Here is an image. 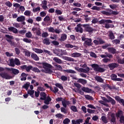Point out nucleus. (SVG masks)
I'll list each match as a JSON object with an SVG mask.
<instances>
[{"label": "nucleus", "instance_id": "nucleus-1", "mask_svg": "<svg viewBox=\"0 0 124 124\" xmlns=\"http://www.w3.org/2000/svg\"><path fill=\"white\" fill-rule=\"evenodd\" d=\"M37 64H42V65H43V68L45 69V70H46V73L47 74H52V73H53V70L51 68H53V67L50 64L44 62H38Z\"/></svg>", "mask_w": 124, "mask_h": 124}, {"label": "nucleus", "instance_id": "nucleus-2", "mask_svg": "<svg viewBox=\"0 0 124 124\" xmlns=\"http://www.w3.org/2000/svg\"><path fill=\"white\" fill-rule=\"evenodd\" d=\"M40 96H41L40 100H44V103L46 105H49V104H50V102L52 101L51 97L50 96H47V94L45 92H41L40 93Z\"/></svg>", "mask_w": 124, "mask_h": 124}, {"label": "nucleus", "instance_id": "nucleus-3", "mask_svg": "<svg viewBox=\"0 0 124 124\" xmlns=\"http://www.w3.org/2000/svg\"><path fill=\"white\" fill-rule=\"evenodd\" d=\"M112 23H113V21L110 19L105 20V19H102V20L99 21V24H100V25L102 24L103 25H105V28H106V29L114 28L113 24H112Z\"/></svg>", "mask_w": 124, "mask_h": 124}, {"label": "nucleus", "instance_id": "nucleus-4", "mask_svg": "<svg viewBox=\"0 0 124 124\" xmlns=\"http://www.w3.org/2000/svg\"><path fill=\"white\" fill-rule=\"evenodd\" d=\"M116 116L117 119H119V122L121 124L124 123V111L122 110H118L116 113Z\"/></svg>", "mask_w": 124, "mask_h": 124}, {"label": "nucleus", "instance_id": "nucleus-5", "mask_svg": "<svg viewBox=\"0 0 124 124\" xmlns=\"http://www.w3.org/2000/svg\"><path fill=\"white\" fill-rule=\"evenodd\" d=\"M91 66L94 71H97V72H99V73H102L105 72V69L99 66V65L97 64H92Z\"/></svg>", "mask_w": 124, "mask_h": 124}, {"label": "nucleus", "instance_id": "nucleus-6", "mask_svg": "<svg viewBox=\"0 0 124 124\" xmlns=\"http://www.w3.org/2000/svg\"><path fill=\"white\" fill-rule=\"evenodd\" d=\"M81 40L82 41H84V46H92L93 44L92 43V39L86 38V36H81Z\"/></svg>", "mask_w": 124, "mask_h": 124}, {"label": "nucleus", "instance_id": "nucleus-7", "mask_svg": "<svg viewBox=\"0 0 124 124\" xmlns=\"http://www.w3.org/2000/svg\"><path fill=\"white\" fill-rule=\"evenodd\" d=\"M82 27L84 28V31L86 32L92 33L94 31V29L91 27V25L89 24H83Z\"/></svg>", "mask_w": 124, "mask_h": 124}, {"label": "nucleus", "instance_id": "nucleus-8", "mask_svg": "<svg viewBox=\"0 0 124 124\" xmlns=\"http://www.w3.org/2000/svg\"><path fill=\"white\" fill-rule=\"evenodd\" d=\"M75 69L78 71V72H83L84 73H88L90 71V67H87L85 69L82 68H79V67H75Z\"/></svg>", "mask_w": 124, "mask_h": 124}, {"label": "nucleus", "instance_id": "nucleus-9", "mask_svg": "<svg viewBox=\"0 0 124 124\" xmlns=\"http://www.w3.org/2000/svg\"><path fill=\"white\" fill-rule=\"evenodd\" d=\"M0 76L3 79H6V80H9L13 78L12 76H10L9 75H8L7 73H6V72L0 73Z\"/></svg>", "mask_w": 124, "mask_h": 124}, {"label": "nucleus", "instance_id": "nucleus-10", "mask_svg": "<svg viewBox=\"0 0 124 124\" xmlns=\"http://www.w3.org/2000/svg\"><path fill=\"white\" fill-rule=\"evenodd\" d=\"M6 70L11 71V74H14V75H17L20 73L19 70L13 68H6Z\"/></svg>", "mask_w": 124, "mask_h": 124}, {"label": "nucleus", "instance_id": "nucleus-11", "mask_svg": "<svg viewBox=\"0 0 124 124\" xmlns=\"http://www.w3.org/2000/svg\"><path fill=\"white\" fill-rule=\"evenodd\" d=\"M83 24H78L77 25V27L75 28V30L77 32H79L80 33H83L84 30L82 28Z\"/></svg>", "mask_w": 124, "mask_h": 124}, {"label": "nucleus", "instance_id": "nucleus-12", "mask_svg": "<svg viewBox=\"0 0 124 124\" xmlns=\"http://www.w3.org/2000/svg\"><path fill=\"white\" fill-rule=\"evenodd\" d=\"M17 22H21V25H23L25 26L26 25V17L24 16H18L16 19Z\"/></svg>", "mask_w": 124, "mask_h": 124}, {"label": "nucleus", "instance_id": "nucleus-13", "mask_svg": "<svg viewBox=\"0 0 124 124\" xmlns=\"http://www.w3.org/2000/svg\"><path fill=\"white\" fill-rule=\"evenodd\" d=\"M108 66L109 67L110 70H113L117 67H119V64L117 63H111L108 65Z\"/></svg>", "mask_w": 124, "mask_h": 124}, {"label": "nucleus", "instance_id": "nucleus-14", "mask_svg": "<svg viewBox=\"0 0 124 124\" xmlns=\"http://www.w3.org/2000/svg\"><path fill=\"white\" fill-rule=\"evenodd\" d=\"M66 39H67V35L65 33H63L61 34L60 38L59 39V41L61 42H64Z\"/></svg>", "mask_w": 124, "mask_h": 124}, {"label": "nucleus", "instance_id": "nucleus-15", "mask_svg": "<svg viewBox=\"0 0 124 124\" xmlns=\"http://www.w3.org/2000/svg\"><path fill=\"white\" fill-rule=\"evenodd\" d=\"M62 105L64 108H66L67 107V105H69L70 104V102L69 101L65 100V99H63L62 102Z\"/></svg>", "mask_w": 124, "mask_h": 124}, {"label": "nucleus", "instance_id": "nucleus-16", "mask_svg": "<svg viewBox=\"0 0 124 124\" xmlns=\"http://www.w3.org/2000/svg\"><path fill=\"white\" fill-rule=\"evenodd\" d=\"M9 31L13 32V33H17L18 32V29L13 27H10L8 28Z\"/></svg>", "mask_w": 124, "mask_h": 124}, {"label": "nucleus", "instance_id": "nucleus-17", "mask_svg": "<svg viewBox=\"0 0 124 124\" xmlns=\"http://www.w3.org/2000/svg\"><path fill=\"white\" fill-rule=\"evenodd\" d=\"M81 90L82 91H83V92H84V93H92V89L88 88V87H85L84 86H83L81 88Z\"/></svg>", "mask_w": 124, "mask_h": 124}, {"label": "nucleus", "instance_id": "nucleus-18", "mask_svg": "<svg viewBox=\"0 0 124 124\" xmlns=\"http://www.w3.org/2000/svg\"><path fill=\"white\" fill-rule=\"evenodd\" d=\"M110 123L112 124H115L116 123V116L115 115V113H112L110 115Z\"/></svg>", "mask_w": 124, "mask_h": 124}, {"label": "nucleus", "instance_id": "nucleus-19", "mask_svg": "<svg viewBox=\"0 0 124 124\" xmlns=\"http://www.w3.org/2000/svg\"><path fill=\"white\" fill-rule=\"evenodd\" d=\"M31 58L32 60H34V61H36L37 62L39 61V57L35 53H31Z\"/></svg>", "mask_w": 124, "mask_h": 124}, {"label": "nucleus", "instance_id": "nucleus-20", "mask_svg": "<svg viewBox=\"0 0 124 124\" xmlns=\"http://www.w3.org/2000/svg\"><path fill=\"white\" fill-rule=\"evenodd\" d=\"M43 43L45 45H50L51 44V42H50V39L48 38H45L43 40Z\"/></svg>", "mask_w": 124, "mask_h": 124}, {"label": "nucleus", "instance_id": "nucleus-21", "mask_svg": "<svg viewBox=\"0 0 124 124\" xmlns=\"http://www.w3.org/2000/svg\"><path fill=\"white\" fill-rule=\"evenodd\" d=\"M63 72H65L66 73H70L71 74H76V72L72 69H67V70H63Z\"/></svg>", "mask_w": 124, "mask_h": 124}, {"label": "nucleus", "instance_id": "nucleus-22", "mask_svg": "<svg viewBox=\"0 0 124 124\" xmlns=\"http://www.w3.org/2000/svg\"><path fill=\"white\" fill-rule=\"evenodd\" d=\"M21 78L20 79L21 81H26L27 80V77H28V74L25 73H22L21 74Z\"/></svg>", "mask_w": 124, "mask_h": 124}, {"label": "nucleus", "instance_id": "nucleus-23", "mask_svg": "<svg viewBox=\"0 0 124 124\" xmlns=\"http://www.w3.org/2000/svg\"><path fill=\"white\" fill-rule=\"evenodd\" d=\"M81 53L78 52H74L71 54L72 58H79L81 56Z\"/></svg>", "mask_w": 124, "mask_h": 124}, {"label": "nucleus", "instance_id": "nucleus-24", "mask_svg": "<svg viewBox=\"0 0 124 124\" xmlns=\"http://www.w3.org/2000/svg\"><path fill=\"white\" fill-rule=\"evenodd\" d=\"M27 93H28V94H29L30 95V96H31V97H32V98H34V95H33V94H34V90H29L27 92Z\"/></svg>", "mask_w": 124, "mask_h": 124}, {"label": "nucleus", "instance_id": "nucleus-25", "mask_svg": "<svg viewBox=\"0 0 124 124\" xmlns=\"http://www.w3.org/2000/svg\"><path fill=\"white\" fill-rule=\"evenodd\" d=\"M32 50L35 52V53H37V54H42L43 53V50L39 48H33Z\"/></svg>", "mask_w": 124, "mask_h": 124}, {"label": "nucleus", "instance_id": "nucleus-26", "mask_svg": "<svg viewBox=\"0 0 124 124\" xmlns=\"http://www.w3.org/2000/svg\"><path fill=\"white\" fill-rule=\"evenodd\" d=\"M108 50L109 53L111 54H116V49L113 47H108Z\"/></svg>", "mask_w": 124, "mask_h": 124}, {"label": "nucleus", "instance_id": "nucleus-27", "mask_svg": "<svg viewBox=\"0 0 124 124\" xmlns=\"http://www.w3.org/2000/svg\"><path fill=\"white\" fill-rule=\"evenodd\" d=\"M95 79L96 81H97V82H99V83H103V82H104V80H103V78H102L100 76H96Z\"/></svg>", "mask_w": 124, "mask_h": 124}, {"label": "nucleus", "instance_id": "nucleus-28", "mask_svg": "<svg viewBox=\"0 0 124 124\" xmlns=\"http://www.w3.org/2000/svg\"><path fill=\"white\" fill-rule=\"evenodd\" d=\"M10 66H12V67H15V60L14 59L12 58L10 60Z\"/></svg>", "mask_w": 124, "mask_h": 124}, {"label": "nucleus", "instance_id": "nucleus-29", "mask_svg": "<svg viewBox=\"0 0 124 124\" xmlns=\"http://www.w3.org/2000/svg\"><path fill=\"white\" fill-rule=\"evenodd\" d=\"M31 85V83L27 82L26 84H25L22 88L23 89H25L26 91H28L29 90V88H30V86Z\"/></svg>", "mask_w": 124, "mask_h": 124}, {"label": "nucleus", "instance_id": "nucleus-30", "mask_svg": "<svg viewBox=\"0 0 124 124\" xmlns=\"http://www.w3.org/2000/svg\"><path fill=\"white\" fill-rule=\"evenodd\" d=\"M53 61H54L55 62L59 63L60 64H61V63H62V60L59 59V58L58 57H54L53 58Z\"/></svg>", "mask_w": 124, "mask_h": 124}, {"label": "nucleus", "instance_id": "nucleus-31", "mask_svg": "<svg viewBox=\"0 0 124 124\" xmlns=\"http://www.w3.org/2000/svg\"><path fill=\"white\" fill-rule=\"evenodd\" d=\"M64 60H65V61H67L68 62H75L74 59L67 56H64Z\"/></svg>", "mask_w": 124, "mask_h": 124}, {"label": "nucleus", "instance_id": "nucleus-32", "mask_svg": "<svg viewBox=\"0 0 124 124\" xmlns=\"http://www.w3.org/2000/svg\"><path fill=\"white\" fill-rule=\"evenodd\" d=\"M78 82V83H81V84H82V85H86V84H87V80L82 78H79Z\"/></svg>", "mask_w": 124, "mask_h": 124}, {"label": "nucleus", "instance_id": "nucleus-33", "mask_svg": "<svg viewBox=\"0 0 124 124\" xmlns=\"http://www.w3.org/2000/svg\"><path fill=\"white\" fill-rule=\"evenodd\" d=\"M101 120L104 124H107L108 123V120L105 116H103L101 117Z\"/></svg>", "mask_w": 124, "mask_h": 124}, {"label": "nucleus", "instance_id": "nucleus-34", "mask_svg": "<svg viewBox=\"0 0 124 124\" xmlns=\"http://www.w3.org/2000/svg\"><path fill=\"white\" fill-rule=\"evenodd\" d=\"M111 102V104L112 105H114V104H116V101L114 100V99L112 98V97L109 96L108 97V103Z\"/></svg>", "mask_w": 124, "mask_h": 124}, {"label": "nucleus", "instance_id": "nucleus-35", "mask_svg": "<svg viewBox=\"0 0 124 124\" xmlns=\"http://www.w3.org/2000/svg\"><path fill=\"white\" fill-rule=\"evenodd\" d=\"M15 65H21V62H20V60L18 59L17 58L15 59Z\"/></svg>", "mask_w": 124, "mask_h": 124}, {"label": "nucleus", "instance_id": "nucleus-36", "mask_svg": "<svg viewBox=\"0 0 124 124\" xmlns=\"http://www.w3.org/2000/svg\"><path fill=\"white\" fill-rule=\"evenodd\" d=\"M31 11L30 10H26L24 12V15L25 16H27V17L31 16Z\"/></svg>", "mask_w": 124, "mask_h": 124}, {"label": "nucleus", "instance_id": "nucleus-37", "mask_svg": "<svg viewBox=\"0 0 124 124\" xmlns=\"http://www.w3.org/2000/svg\"><path fill=\"white\" fill-rule=\"evenodd\" d=\"M109 37L110 39L113 40V39H115V35H114V33L112 31H110L109 33Z\"/></svg>", "mask_w": 124, "mask_h": 124}, {"label": "nucleus", "instance_id": "nucleus-38", "mask_svg": "<svg viewBox=\"0 0 124 124\" xmlns=\"http://www.w3.org/2000/svg\"><path fill=\"white\" fill-rule=\"evenodd\" d=\"M70 109L71 110H72V111H73V112H78V110L77 109V107H76V106H71L70 107Z\"/></svg>", "mask_w": 124, "mask_h": 124}, {"label": "nucleus", "instance_id": "nucleus-39", "mask_svg": "<svg viewBox=\"0 0 124 124\" xmlns=\"http://www.w3.org/2000/svg\"><path fill=\"white\" fill-rule=\"evenodd\" d=\"M109 11L110 15H111V14H112V15H118V14H119V12L113 11L111 9L109 10Z\"/></svg>", "mask_w": 124, "mask_h": 124}, {"label": "nucleus", "instance_id": "nucleus-40", "mask_svg": "<svg viewBox=\"0 0 124 124\" xmlns=\"http://www.w3.org/2000/svg\"><path fill=\"white\" fill-rule=\"evenodd\" d=\"M32 71L34 72H36L37 73H40L41 71L37 67H32Z\"/></svg>", "mask_w": 124, "mask_h": 124}, {"label": "nucleus", "instance_id": "nucleus-41", "mask_svg": "<svg viewBox=\"0 0 124 124\" xmlns=\"http://www.w3.org/2000/svg\"><path fill=\"white\" fill-rule=\"evenodd\" d=\"M54 66H55L56 69L59 71H62V66H61V65L55 64L54 65Z\"/></svg>", "mask_w": 124, "mask_h": 124}, {"label": "nucleus", "instance_id": "nucleus-42", "mask_svg": "<svg viewBox=\"0 0 124 124\" xmlns=\"http://www.w3.org/2000/svg\"><path fill=\"white\" fill-rule=\"evenodd\" d=\"M26 36L28 38H31L32 37V34L31 31H28L27 33H26Z\"/></svg>", "mask_w": 124, "mask_h": 124}, {"label": "nucleus", "instance_id": "nucleus-43", "mask_svg": "<svg viewBox=\"0 0 124 124\" xmlns=\"http://www.w3.org/2000/svg\"><path fill=\"white\" fill-rule=\"evenodd\" d=\"M51 43H52V44H53V45L54 46H58L60 45V43L56 40L51 41Z\"/></svg>", "mask_w": 124, "mask_h": 124}, {"label": "nucleus", "instance_id": "nucleus-44", "mask_svg": "<svg viewBox=\"0 0 124 124\" xmlns=\"http://www.w3.org/2000/svg\"><path fill=\"white\" fill-rule=\"evenodd\" d=\"M51 20V18L49 16H46L44 18V22H49Z\"/></svg>", "mask_w": 124, "mask_h": 124}, {"label": "nucleus", "instance_id": "nucleus-45", "mask_svg": "<svg viewBox=\"0 0 124 124\" xmlns=\"http://www.w3.org/2000/svg\"><path fill=\"white\" fill-rule=\"evenodd\" d=\"M64 108V107H61V112L62 113H64V114H67V110H66V108Z\"/></svg>", "mask_w": 124, "mask_h": 124}, {"label": "nucleus", "instance_id": "nucleus-46", "mask_svg": "<svg viewBox=\"0 0 124 124\" xmlns=\"http://www.w3.org/2000/svg\"><path fill=\"white\" fill-rule=\"evenodd\" d=\"M55 86L56 87H57V88L60 89V90H63V87L62 86V84L56 83Z\"/></svg>", "mask_w": 124, "mask_h": 124}, {"label": "nucleus", "instance_id": "nucleus-47", "mask_svg": "<svg viewBox=\"0 0 124 124\" xmlns=\"http://www.w3.org/2000/svg\"><path fill=\"white\" fill-rule=\"evenodd\" d=\"M23 41H24V42H26V43H31V40L27 38H24L23 39Z\"/></svg>", "mask_w": 124, "mask_h": 124}, {"label": "nucleus", "instance_id": "nucleus-48", "mask_svg": "<svg viewBox=\"0 0 124 124\" xmlns=\"http://www.w3.org/2000/svg\"><path fill=\"white\" fill-rule=\"evenodd\" d=\"M117 75L116 74H112L110 75V78L111 79V80H113V81H115L116 79L117 78Z\"/></svg>", "mask_w": 124, "mask_h": 124}, {"label": "nucleus", "instance_id": "nucleus-49", "mask_svg": "<svg viewBox=\"0 0 124 124\" xmlns=\"http://www.w3.org/2000/svg\"><path fill=\"white\" fill-rule=\"evenodd\" d=\"M32 66L31 65H29L28 66H27L26 67V71H27V72H30L31 71V70H32Z\"/></svg>", "mask_w": 124, "mask_h": 124}, {"label": "nucleus", "instance_id": "nucleus-50", "mask_svg": "<svg viewBox=\"0 0 124 124\" xmlns=\"http://www.w3.org/2000/svg\"><path fill=\"white\" fill-rule=\"evenodd\" d=\"M85 97L88 100H93V98L92 96H90L89 95H85Z\"/></svg>", "mask_w": 124, "mask_h": 124}, {"label": "nucleus", "instance_id": "nucleus-51", "mask_svg": "<svg viewBox=\"0 0 124 124\" xmlns=\"http://www.w3.org/2000/svg\"><path fill=\"white\" fill-rule=\"evenodd\" d=\"M58 20H59V21H64L66 20L65 18H64V17H63V16H58Z\"/></svg>", "mask_w": 124, "mask_h": 124}, {"label": "nucleus", "instance_id": "nucleus-52", "mask_svg": "<svg viewBox=\"0 0 124 124\" xmlns=\"http://www.w3.org/2000/svg\"><path fill=\"white\" fill-rule=\"evenodd\" d=\"M18 33H19V34H22V35H24V34H25L26 32H27V30H20L18 31Z\"/></svg>", "mask_w": 124, "mask_h": 124}, {"label": "nucleus", "instance_id": "nucleus-53", "mask_svg": "<svg viewBox=\"0 0 124 124\" xmlns=\"http://www.w3.org/2000/svg\"><path fill=\"white\" fill-rule=\"evenodd\" d=\"M97 40L99 41V45H102V44L105 43V41H103L101 38H97Z\"/></svg>", "mask_w": 124, "mask_h": 124}, {"label": "nucleus", "instance_id": "nucleus-54", "mask_svg": "<svg viewBox=\"0 0 124 124\" xmlns=\"http://www.w3.org/2000/svg\"><path fill=\"white\" fill-rule=\"evenodd\" d=\"M99 103H100V104H102V105H104L105 106H107V107H108L109 105H108V104L106 103L104 101L102 100H99L98 101Z\"/></svg>", "mask_w": 124, "mask_h": 124}, {"label": "nucleus", "instance_id": "nucleus-55", "mask_svg": "<svg viewBox=\"0 0 124 124\" xmlns=\"http://www.w3.org/2000/svg\"><path fill=\"white\" fill-rule=\"evenodd\" d=\"M5 5H6V6H8V7H11L12 6V3H11L10 1H6L5 3Z\"/></svg>", "mask_w": 124, "mask_h": 124}, {"label": "nucleus", "instance_id": "nucleus-56", "mask_svg": "<svg viewBox=\"0 0 124 124\" xmlns=\"http://www.w3.org/2000/svg\"><path fill=\"white\" fill-rule=\"evenodd\" d=\"M113 43H115L116 45H118V44H120L121 41L119 39H115L112 41Z\"/></svg>", "mask_w": 124, "mask_h": 124}, {"label": "nucleus", "instance_id": "nucleus-57", "mask_svg": "<svg viewBox=\"0 0 124 124\" xmlns=\"http://www.w3.org/2000/svg\"><path fill=\"white\" fill-rule=\"evenodd\" d=\"M92 10H97V11H100V8L99 7H97L96 6H93L92 8H91Z\"/></svg>", "mask_w": 124, "mask_h": 124}, {"label": "nucleus", "instance_id": "nucleus-58", "mask_svg": "<svg viewBox=\"0 0 124 124\" xmlns=\"http://www.w3.org/2000/svg\"><path fill=\"white\" fill-rule=\"evenodd\" d=\"M42 37H45V38H46V37L49 36V34L47 32H44L42 33Z\"/></svg>", "mask_w": 124, "mask_h": 124}, {"label": "nucleus", "instance_id": "nucleus-59", "mask_svg": "<svg viewBox=\"0 0 124 124\" xmlns=\"http://www.w3.org/2000/svg\"><path fill=\"white\" fill-rule=\"evenodd\" d=\"M102 61L103 62H104L105 63H107V62H109L111 61V59H108V58H105L103 59L102 60Z\"/></svg>", "mask_w": 124, "mask_h": 124}, {"label": "nucleus", "instance_id": "nucleus-60", "mask_svg": "<svg viewBox=\"0 0 124 124\" xmlns=\"http://www.w3.org/2000/svg\"><path fill=\"white\" fill-rule=\"evenodd\" d=\"M61 79L62 80V81H67V77L65 76H62L61 77Z\"/></svg>", "mask_w": 124, "mask_h": 124}, {"label": "nucleus", "instance_id": "nucleus-61", "mask_svg": "<svg viewBox=\"0 0 124 124\" xmlns=\"http://www.w3.org/2000/svg\"><path fill=\"white\" fill-rule=\"evenodd\" d=\"M65 47L66 48H73V47H74V46L70 44H66L65 45Z\"/></svg>", "mask_w": 124, "mask_h": 124}, {"label": "nucleus", "instance_id": "nucleus-62", "mask_svg": "<svg viewBox=\"0 0 124 124\" xmlns=\"http://www.w3.org/2000/svg\"><path fill=\"white\" fill-rule=\"evenodd\" d=\"M49 32H52L54 33L55 32V29L53 27H50L48 29Z\"/></svg>", "mask_w": 124, "mask_h": 124}, {"label": "nucleus", "instance_id": "nucleus-63", "mask_svg": "<svg viewBox=\"0 0 124 124\" xmlns=\"http://www.w3.org/2000/svg\"><path fill=\"white\" fill-rule=\"evenodd\" d=\"M73 5L76 7H81L82 6V4L79 2L74 3Z\"/></svg>", "mask_w": 124, "mask_h": 124}, {"label": "nucleus", "instance_id": "nucleus-64", "mask_svg": "<svg viewBox=\"0 0 124 124\" xmlns=\"http://www.w3.org/2000/svg\"><path fill=\"white\" fill-rule=\"evenodd\" d=\"M40 7H38L37 8L33 9L32 11L34 13H35V12H37V11H40Z\"/></svg>", "mask_w": 124, "mask_h": 124}]
</instances>
